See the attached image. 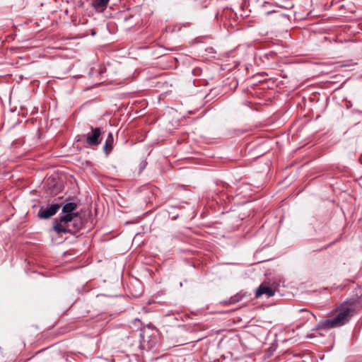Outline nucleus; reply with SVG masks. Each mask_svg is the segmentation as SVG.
Returning a JSON list of instances; mask_svg holds the SVG:
<instances>
[{
    "label": "nucleus",
    "instance_id": "nucleus-1",
    "mask_svg": "<svg viewBox=\"0 0 362 362\" xmlns=\"http://www.w3.org/2000/svg\"><path fill=\"white\" fill-rule=\"evenodd\" d=\"M361 308L358 299L349 300L337 308L335 316L320 322V327L325 329L341 327L347 323L349 320Z\"/></svg>",
    "mask_w": 362,
    "mask_h": 362
},
{
    "label": "nucleus",
    "instance_id": "nucleus-2",
    "mask_svg": "<svg viewBox=\"0 0 362 362\" xmlns=\"http://www.w3.org/2000/svg\"><path fill=\"white\" fill-rule=\"evenodd\" d=\"M64 214L59 218V221L54 223V230L57 233H74L79 229V226L76 223V218H78V214L63 213Z\"/></svg>",
    "mask_w": 362,
    "mask_h": 362
},
{
    "label": "nucleus",
    "instance_id": "nucleus-3",
    "mask_svg": "<svg viewBox=\"0 0 362 362\" xmlns=\"http://www.w3.org/2000/svg\"><path fill=\"white\" fill-rule=\"evenodd\" d=\"M101 129L99 127H91V133L86 136V144L89 146H97L101 142Z\"/></svg>",
    "mask_w": 362,
    "mask_h": 362
},
{
    "label": "nucleus",
    "instance_id": "nucleus-4",
    "mask_svg": "<svg viewBox=\"0 0 362 362\" xmlns=\"http://www.w3.org/2000/svg\"><path fill=\"white\" fill-rule=\"evenodd\" d=\"M61 207V205L59 204H52L46 208H41L38 211V216L40 218H49L51 216L56 214L57 211Z\"/></svg>",
    "mask_w": 362,
    "mask_h": 362
},
{
    "label": "nucleus",
    "instance_id": "nucleus-5",
    "mask_svg": "<svg viewBox=\"0 0 362 362\" xmlns=\"http://www.w3.org/2000/svg\"><path fill=\"white\" fill-rule=\"evenodd\" d=\"M275 291L269 286L261 284L256 291L255 296L257 298L266 295L267 297H272L274 295Z\"/></svg>",
    "mask_w": 362,
    "mask_h": 362
},
{
    "label": "nucleus",
    "instance_id": "nucleus-6",
    "mask_svg": "<svg viewBox=\"0 0 362 362\" xmlns=\"http://www.w3.org/2000/svg\"><path fill=\"white\" fill-rule=\"evenodd\" d=\"M110 0H91L90 5L95 11L102 12L107 6Z\"/></svg>",
    "mask_w": 362,
    "mask_h": 362
},
{
    "label": "nucleus",
    "instance_id": "nucleus-7",
    "mask_svg": "<svg viewBox=\"0 0 362 362\" xmlns=\"http://www.w3.org/2000/svg\"><path fill=\"white\" fill-rule=\"evenodd\" d=\"M113 135L112 133H109L103 145V151L105 153L106 156H108L112 151L113 148Z\"/></svg>",
    "mask_w": 362,
    "mask_h": 362
},
{
    "label": "nucleus",
    "instance_id": "nucleus-8",
    "mask_svg": "<svg viewBox=\"0 0 362 362\" xmlns=\"http://www.w3.org/2000/svg\"><path fill=\"white\" fill-rule=\"evenodd\" d=\"M77 209V204L75 202H69L62 207V213L76 214L74 211Z\"/></svg>",
    "mask_w": 362,
    "mask_h": 362
},
{
    "label": "nucleus",
    "instance_id": "nucleus-9",
    "mask_svg": "<svg viewBox=\"0 0 362 362\" xmlns=\"http://www.w3.org/2000/svg\"><path fill=\"white\" fill-rule=\"evenodd\" d=\"M241 299V297L239 296V295H236L235 296H233L231 297L229 300H228V303L229 304H234L235 303H238L240 300Z\"/></svg>",
    "mask_w": 362,
    "mask_h": 362
},
{
    "label": "nucleus",
    "instance_id": "nucleus-10",
    "mask_svg": "<svg viewBox=\"0 0 362 362\" xmlns=\"http://www.w3.org/2000/svg\"><path fill=\"white\" fill-rule=\"evenodd\" d=\"M300 312H305V313H307L308 315H313V313H310L309 311H308V310H305V309H301V310H300Z\"/></svg>",
    "mask_w": 362,
    "mask_h": 362
},
{
    "label": "nucleus",
    "instance_id": "nucleus-11",
    "mask_svg": "<svg viewBox=\"0 0 362 362\" xmlns=\"http://www.w3.org/2000/svg\"><path fill=\"white\" fill-rule=\"evenodd\" d=\"M276 12L275 11H268L267 12V14L269 15V14H271V13H275Z\"/></svg>",
    "mask_w": 362,
    "mask_h": 362
},
{
    "label": "nucleus",
    "instance_id": "nucleus-12",
    "mask_svg": "<svg viewBox=\"0 0 362 362\" xmlns=\"http://www.w3.org/2000/svg\"><path fill=\"white\" fill-rule=\"evenodd\" d=\"M327 247H328V246H325L324 247H322V249H320V250H326Z\"/></svg>",
    "mask_w": 362,
    "mask_h": 362
}]
</instances>
